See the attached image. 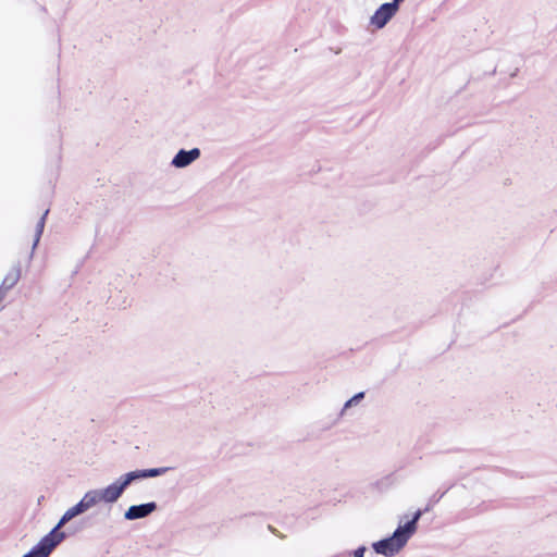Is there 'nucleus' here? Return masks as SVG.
<instances>
[{"instance_id": "nucleus-1", "label": "nucleus", "mask_w": 557, "mask_h": 557, "mask_svg": "<svg viewBox=\"0 0 557 557\" xmlns=\"http://www.w3.org/2000/svg\"><path fill=\"white\" fill-rule=\"evenodd\" d=\"M84 512L85 510L79 502L73 507L69 508L64 512L58 524L47 535H45L38 542V544L34 546L29 553H27V555L32 557H48L50 553L54 549V547L65 539V533L59 531L60 528L63 527L73 518H75L76 516Z\"/></svg>"}, {"instance_id": "nucleus-2", "label": "nucleus", "mask_w": 557, "mask_h": 557, "mask_svg": "<svg viewBox=\"0 0 557 557\" xmlns=\"http://www.w3.org/2000/svg\"><path fill=\"white\" fill-rule=\"evenodd\" d=\"M422 516V510H417L410 521L405 525H399L392 536L375 542L373 549L375 553L392 557L396 555L417 531V522Z\"/></svg>"}, {"instance_id": "nucleus-3", "label": "nucleus", "mask_w": 557, "mask_h": 557, "mask_svg": "<svg viewBox=\"0 0 557 557\" xmlns=\"http://www.w3.org/2000/svg\"><path fill=\"white\" fill-rule=\"evenodd\" d=\"M131 483L132 476L129 478L127 472L104 488H98L102 502L108 504L115 503Z\"/></svg>"}, {"instance_id": "nucleus-4", "label": "nucleus", "mask_w": 557, "mask_h": 557, "mask_svg": "<svg viewBox=\"0 0 557 557\" xmlns=\"http://www.w3.org/2000/svg\"><path fill=\"white\" fill-rule=\"evenodd\" d=\"M398 12L395 4L383 3L370 18V24L377 29L383 28Z\"/></svg>"}, {"instance_id": "nucleus-5", "label": "nucleus", "mask_w": 557, "mask_h": 557, "mask_svg": "<svg viewBox=\"0 0 557 557\" xmlns=\"http://www.w3.org/2000/svg\"><path fill=\"white\" fill-rule=\"evenodd\" d=\"M199 157L200 150L198 148H193L190 150L181 149L172 159L171 164L177 169L186 168L196 161Z\"/></svg>"}, {"instance_id": "nucleus-6", "label": "nucleus", "mask_w": 557, "mask_h": 557, "mask_svg": "<svg viewBox=\"0 0 557 557\" xmlns=\"http://www.w3.org/2000/svg\"><path fill=\"white\" fill-rule=\"evenodd\" d=\"M156 508H157L156 503H147V504H141V505H134V506H131L126 510L124 517L127 520H135V519L145 518V517L149 516L152 511H154Z\"/></svg>"}, {"instance_id": "nucleus-7", "label": "nucleus", "mask_w": 557, "mask_h": 557, "mask_svg": "<svg viewBox=\"0 0 557 557\" xmlns=\"http://www.w3.org/2000/svg\"><path fill=\"white\" fill-rule=\"evenodd\" d=\"M169 471V468H153V469H146V470H135L128 472L129 478L132 476V482L139 479H146V478H156L159 475H162Z\"/></svg>"}, {"instance_id": "nucleus-8", "label": "nucleus", "mask_w": 557, "mask_h": 557, "mask_svg": "<svg viewBox=\"0 0 557 557\" xmlns=\"http://www.w3.org/2000/svg\"><path fill=\"white\" fill-rule=\"evenodd\" d=\"M101 496L98 488L90 490L86 492L83 496V498L79 500L81 505H83V508L85 511L89 510L90 508L95 507L99 503H101Z\"/></svg>"}, {"instance_id": "nucleus-9", "label": "nucleus", "mask_w": 557, "mask_h": 557, "mask_svg": "<svg viewBox=\"0 0 557 557\" xmlns=\"http://www.w3.org/2000/svg\"><path fill=\"white\" fill-rule=\"evenodd\" d=\"M20 276H21L20 268H16V269L10 271L3 278L0 289L2 292L7 293L18 282Z\"/></svg>"}, {"instance_id": "nucleus-10", "label": "nucleus", "mask_w": 557, "mask_h": 557, "mask_svg": "<svg viewBox=\"0 0 557 557\" xmlns=\"http://www.w3.org/2000/svg\"><path fill=\"white\" fill-rule=\"evenodd\" d=\"M48 210L45 211V213L42 214V216L39 219L37 225H36V234H35V239H34V244H33V249H35L40 240V237H41V234L44 232V228H45V223H46V216L48 214Z\"/></svg>"}, {"instance_id": "nucleus-11", "label": "nucleus", "mask_w": 557, "mask_h": 557, "mask_svg": "<svg viewBox=\"0 0 557 557\" xmlns=\"http://www.w3.org/2000/svg\"><path fill=\"white\" fill-rule=\"evenodd\" d=\"M363 397H364V393L363 392H360V393L356 394L354 397H351L350 399H348L345 403L343 410H346V409L350 408L351 406L357 405Z\"/></svg>"}, {"instance_id": "nucleus-12", "label": "nucleus", "mask_w": 557, "mask_h": 557, "mask_svg": "<svg viewBox=\"0 0 557 557\" xmlns=\"http://www.w3.org/2000/svg\"><path fill=\"white\" fill-rule=\"evenodd\" d=\"M364 552H366L364 546L358 547L356 550L352 552L351 557H363Z\"/></svg>"}, {"instance_id": "nucleus-13", "label": "nucleus", "mask_w": 557, "mask_h": 557, "mask_svg": "<svg viewBox=\"0 0 557 557\" xmlns=\"http://www.w3.org/2000/svg\"><path fill=\"white\" fill-rule=\"evenodd\" d=\"M404 0H393V2H388L389 4H395L396 5V9H399V4L403 2Z\"/></svg>"}, {"instance_id": "nucleus-14", "label": "nucleus", "mask_w": 557, "mask_h": 557, "mask_svg": "<svg viewBox=\"0 0 557 557\" xmlns=\"http://www.w3.org/2000/svg\"><path fill=\"white\" fill-rule=\"evenodd\" d=\"M4 296H5V293H4V292H2V290L0 289V302L2 301V299L4 298Z\"/></svg>"}, {"instance_id": "nucleus-15", "label": "nucleus", "mask_w": 557, "mask_h": 557, "mask_svg": "<svg viewBox=\"0 0 557 557\" xmlns=\"http://www.w3.org/2000/svg\"><path fill=\"white\" fill-rule=\"evenodd\" d=\"M23 557H32V556H28V555L26 554V555H24Z\"/></svg>"}]
</instances>
